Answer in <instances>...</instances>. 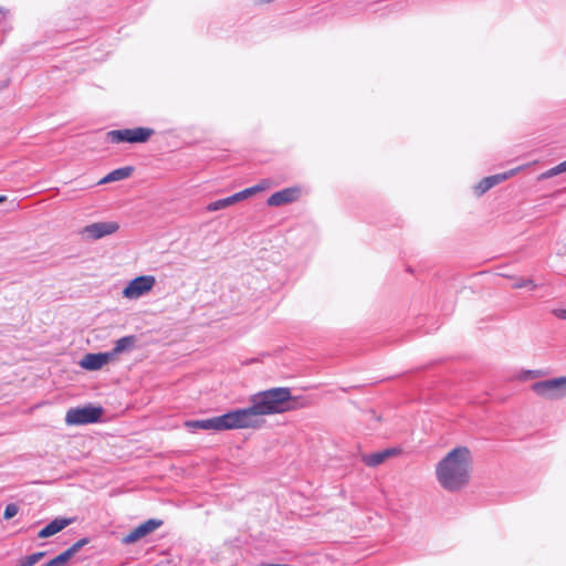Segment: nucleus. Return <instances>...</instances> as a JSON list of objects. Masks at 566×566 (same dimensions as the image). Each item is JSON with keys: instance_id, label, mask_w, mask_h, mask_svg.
Masks as SVG:
<instances>
[{"instance_id": "cd10ccee", "label": "nucleus", "mask_w": 566, "mask_h": 566, "mask_svg": "<svg viewBox=\"0 0 566 566\" xmlns=\"http://www.w3.org/2000/svg\"><path fill=\"white\" fill-rule=\"evenodd\" d=\"M559 168L562 169V172H566V160L559 164Z\"/></svg>"}, {"instance_id": "7c9ffc66", "label": "nucleus", "mask_w": 566, "mask_h": 566, "mask_svg": "<svg viewBox=\"0 0 566 566\" xmlns=\"http://www.w3.org/2000/svg\"><path fill=\"white\" fill-rule=\"evenodd\" d=\"M0 12H2V10L0 9Z\"/></svg>"}, {"instance_id": "f3484780", "label": "nucleus", "mask_w": 566, "mask_h": 566, "mask_svg": "<svg viewBox=\"0 0 566 566\" xmlns=\"http://www.w3.org/2000/svg\"><path fill=\"white\" fill-rule=\"evenodd\" d=\"M249 197H251V191L249 190H242L240 192H237L228 198H223L222 201H223V206L224 208H228L239 201H242L244 199H248Z\"/></svg>"}, {"instance_id": "b1692460", "label": "nucleus", "mask_w": 566, "mask_h": 566, "mask_svg": "<svg viewBox=\"0 0 566 566\" xmlns=\"http://www.w3.org/2000/svg\"><path fill=\"white\" fill-rule=\"evenodd\" d=\"M266 188V185L265 182H262L260 185H256V186H253V187H250V188H247L245 190H249L251 191V196L259 192V191H262Z\"/></svg>"}, {"instance_id": "c85d7f7f", "label": "nucleus", "mask_w": 566, "mask_h": 566, "mask_svg": "<svg viewBox=\"0 0 566 566\" xmlns=\"http://www.w3.org/2000/svg\"><path fill=\"white\" fill-rule=\"evenodd\" d=\"M42 566H54V564H53V562H52V559H51L50 562L45 563V564H44V565H42Z\"/></svg>"}, {"instance_id": "a878e982", "label": "nucleus", "mask_w": 566, "mask_h": 566, "mask_svg": "<svg viewBox=\"0 0 566 566\" xmlns=\"http://www.w3.org/2000/svg\"><path fill=\"white\" fill-rule=\"evenodd\" d=\"M507 178H509V175H507V174H504V175H499V174H497L496 180H497V182H499V181H501V180H505V179H507Z\"/></svg>"}, {"instance_id": "a211bd4d", "label": "nucleus", "mask_w": 566, "mask_h": 566, "mask_svg": "<svg viewBox=\"0 0 566 566\" xmlns=\"http://www.w3.org/2000/svg\"><path fill=\"white\" fill-rule=\"evenodd\" d=\"M513 287L514 289H522V287H527L530 290H535L537 287L536 283L531 280V279H517L514 283H513Z\"/></svg>"}, {"instance_id": "5701e85b", "label": "nucleus", "mask_w": 566, "mask_h": 566, "mask_svg": "<svg viewBox=\"0 0 566 566\" xmlns=\"http://www.w3.org/2000/svg\"><path fill=\"white\" fill-rule=\"evenodd\" d=\"M221 209H226L224 206H223L222 199L213 201V202H210L207 206V210L210 211V212L218 211V210H221Z\"/></svg>"}, {"instance_id": "7ed1b4c3", "label": "nucleus", "mask_w": 566, "mask_h": 566, "mask_svg": "<svg viewBox=\"0 0 566 566\" xmlns=\"http://www.w3.org/2000/svg\"><path fill=\"white\" fill-rule=\"evenodd\" d=\"M533 392L546 400H558L566 397V376L534 382Z\"/></svg>"}, {"instance_id": "39448f33", "label": "nucleus", "mask_w": 566, "mask_h": 566, "mask_svg": "<svg viewBox=\"0 0 566 566\" xmlns=\"http://www.w3.org/2000/svg\"><path fill=\"white\" fill-rule=\"evenodd\" d=\"M102 408L85 406L72 408L66 412L65 422L69 426H81L98 421L102 416Z\"/></svg>"}, {"instance_id": "dca6fc26", "label": "nucleus", "mask_w": 566, "mask_h": 566, "mask_svg": "<svg viewBox=\"0 0 566 566\" xmlns=\"http://www.w3.org/2000/svg\"><path fill=\"white\" fill-rule=\"evenodd\" d=\"M44 552L33 553L19 559L15 566H33L44 557Z\"/></svg>"}, {"instance_id": "f8f14e48", "label": "nucleus", "mask_w": 566, "mask_h": 566, "mask_svg": "<svg viewBox=\"0 0 566 566\" xmlns=\"http://www.w3.org/2000/svg\"><path fill=\"white\" fill-rule=\"evenodd\" d=\"M71 522L70 518H55L39 532L38 537L46 538L53 536L70 525Z\"/></svg>"}, {"instance_id": "412c9836", "label": "nucleus", "mask_w": 566, "mask_h": 566, "mask_svg": "<svg viewBox=\"0 0 566 566\" xmlns=\"http://www.w3.org/2000/svg\"><path fill=\"white\" fill-rule=\"evenodd\" d=\"M559 174H563L562 172V169L559 168V164L551 169H548L547 171L543 172L538 179L539 180H543V179H548V178H552L554 176H557Z\"/></svg>"}, {"instance_id": "0eeeda50", "label": "nucleus", "mask_w": 566, "mask_h": 566, "mask_svg": "<svg viewBox=\"0 0 566 566\" xmlns=\"http://www.w3.org/2000/svg\"><path fill=\"white\" fill-rule=\"evenodd\" d=\"M119 224L116 221L94 222L80 230V234L86 240H99L117 232Z\"/></svg>"}, {"instance_id": "423d86ee", "label": "nucleus", "mask_w": 566, "mask_h": 566, "mask_svg": "<svg viewBox=\"0 0 566 566\" xmlns=\"http://www.w3.org/2000/svg\"><path fill=\"white\" fill-rule=\"evenodd\" d=\"M156 284V279L153 275H140L132 281L123 290V296L128 300H137L143 295L150 292Z\"/></svg>"}, {"instance_id": "1a4fd4ad", "label": "nucleus", "mask_w": 566, "mask_h": 566, "mask_svg": "<svg viewBox=\"0 0 566 566\" xmlns=\"http://www.w3.org/2000/svg\"><path fill=\"white\" fill-rule=\"evenodd\" d=\"M113 361L107 352L90 353L83 356L78 365L85 370H99L108 363Z\"/></svg>"}, {"instance_id": "bb28decb", "label": "nucleus", "mask_w": 566, "mask_h": 566, "mask_svg": "<svg viewBox=\"0 0 566 566\" xmlns=\"http://www.w3.org/2000/svg\"><path fill=\"white\" fill-rule=\"evenodd\" d=\"M370 419L375 420V421H379L380 420V417L377 416L375 412H370Z\"/></svg>"}, {"instance_id": "2eb2a0df", "label": "nucleus", "mask_w": 566, "mask_h": 566, "mask_svg": "<svg viewBox=\"0 0 566 566\" xmlns=\"http://www.w3.org/2000/svg\"><path fill=\"white\" fill-rule=\"evenodd\" d=\"M495 185V176H489L481 180L475 187H474V193L476 196H482L484 192H486L489 189H491Z\"/></svg>"}, {"instance_id": "9d476101", "label": "nucleus", "mask_w": 566, "mask_h": 566, "mask_svg": "<svg viewBox=\"0 0 566 566\" xmlns=\"http://www.w3.org/2000/svg\"><path fill=\"white\" fill-rule=\"evenodd\" d=\"M401 450L398 448H389L385 449L379 452L370 453V454H363L361 461L370 468L378 467L382 464L385 461H387L390 458L397 457L400 454Z\"/></svg>"}, {"instance_id": "4468645a", "label": "nucleus", "mask_w": 566, "mask_h": 566, "mask_svg": "<svg viewBox=\"0 0 566 566\" xmlns=\"http://www.w3.org/2000/svg\"><path fill=\"white\" fill-rule=\"evenodd\" d=\"M132 172H133L132 167L118 168V169H115V170L111 171L109 174H107L104 178H102L98 181V184L104 185V184H108V182L123 180V179L128 178L132 175Z\"/></svg>"}, {"instance_id": "c756f323", "label": "nucleus", "mask_w": 566, "mask_h": 566, "mask_svg": "<svg viewBox=\"0 0 566 566\" xmlns=\"http://www.w3.org/2000/svg\"><path fill=\"white\" fill-rule=\"evenodd\" d=\"M6 200V197L4 196H0V203L3 202Z\"/></svg>"}, {"instance_id": "6ab92c4d", "label": "nucleus", "mask_w": 566, "mask_h": 566, "mask_svg": "<svg viewBox=\"0 0 566 566\" xmlns=\"http://www.w3.org/2000/svg\"><path fill=\"white\" fill-rule=\"evenodd\" d=\"M72 553L69 552V549L64 551L56 557L52 558V562L54 566H63L65 563H67L72 558Z\"/></svg>"}, {"instance_id": "aec40b11", "label": "nucleus", "mask_w": 566, "mask_h": 566, "mask_svg": "<svg viewBox=\"0 0 566 566\" xmlns=\"http://www.w3.org/2000/svg\"><path fill=\"white\" fill-rule=\"evenodd\" d=\"M18 511H19V507L17 504H14V503L8 504L6 506V510L3 513L4 520H10V518L14 517L18 514Z\"/></svg>"}, {"instance_id": "ddd939ff", "label": "nucleus", "mask_w": 566, "mask_h": 566, "mask_svg": "<svg viewBox=\"0 0 566 566\" xmlns=\"http://www.w3.org/2000/svg\"><path fill=\"white\" fill-rule=\"evenodd\" d=\"M135 336H125L117 339L114 348L111 352H107L112 360H116L119 354L132 350L135 345Z\"/></svg>"}, {"instance_id": "393cba45", "label": "nucleus", "mask_w": 566, "mask_h": 566, "mask_svg": "<svg viewBox=\"0 0 566 566\" xmlns=\"http://www.w3.org/2000/svg\"><path fill=\"white\" fill-rule=\"evenodd\" d=\"M552 313L560 319H566V308H554Z\"/></svg>"}, {"instance_id": "6e6552de", "label": "nucleus", "mask_w": 566, "mask_h": 566, "mask_svg": "<svg viewBox=\"0 0 566 566\" xmlns=\"http://www.w3.org/2000/svg\"><path fill=\"white\" fill-rule=\"evenodd\" d=\"M163 525L161 520L150 518L134 530H132L127 535H125L122 539L124 544H134L138 542L139 539L146 537L147 535L155 532L157 528H159Z\"/></svg>"}, {"instance_id": "4be33fe9", "label": "nucleus", "mask_w": 566, "mask_h": 566, "mask_svg": "<svg viewBox=\"0 0 566 566\" xmlns=\"http://www.w3.org/2000/svg\"><path fill=\"white\" fill-rule=\"evenodd\" d=\"M88 543L87 538H82L74 543L71 547H69V552L72 553V556H74L83 546H85Z\"/></svg>"}, {"instance_id": "f03ea898", "label": "nucleus", "mask_w": 566, "mask_h": 566, "mask_svg": "<svg viewBox=\"0 0 566 566\" xmlns=\"http://www.w3.org/2000/svg\"><path fill=\"white\" fill-rule=\"evenodd\" d=\"M471 471V451L462 446L449 451L436 465L438 483L448 492H459L468 486Z\"/></svg>"}, {"instance_id": "20e7f679", "label": "nucleus", "mask_w": 566, "mask_h": 566, "mask_svg": "<svg viewBox=\"0 0 566 566\" xmlns=\"http://www.w3.org/2000/svg\"><path fill=\"white\" fill-rule=\"evenodd\" d=\"M154 135V129L148 127H135L111 130L107 137L112 143H146Z\"/></svg>"}, {"instance_id": "9b49d317", "label": "nucleus", "mask_w": 566, "mask_h": 566, "mask_svg": "<svg viewBox=\"0 0 566 566\" xmlns=\"http://www.w3.org/2000/svg\"><path fill=\"white\" fill-rule=\"evenodd\" d=\"M300 196L298 188H285L281 191L274 192L268 199V205L272 207L282 206L295 201Z\"/></svg>"}, {"instance_id": "f257e3e1", "label": "nucleus", "mask_w": 566, "mask_h": 566, "mask_svg": "<svg viewBox=\"0 0 566 566\" xmlns=\"http://www.w3.org/2000/svg\"><path fill=\"white\" fill-rule=\"evenodd\" d=\"M307 405L305 398L292 397L289 388L277 387L252 395L249 407L234 409L209 419L188 420L185 426L189 430L207 431L260 429L265 422L264 416L296 410Z\"/></svg>"}]
</instances>
